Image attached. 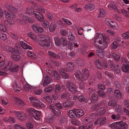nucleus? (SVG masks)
Segmentation results:
<instances>
[{"mask_svg": "<svg viewBox=\"0 0 129 129\" xmlns=\"http://www.w3.org/2000/svg\"><path fill=\"white\" fill-rule=\"evenodd\" d=\"M74 104V102L73 101H67L63 103V106L65 108H67L72 106Z\"/></svg>", "mask_w": 129, "mask_h": 129, "instance_id": "nucleus-9", "label": "nucleus"}, {"mask_svg": "<svg viewBox=\"0 0 129 129\" xmlns=\"http://www.w3.org/2000/svg\"><path fill=\"white\" fill-rule=\"evenodd\" d=\"M111 47L112 48L115 49L117 48L118 47V43L116 41H114L111 44Z\"/></svg>", "mask_w": 129, "mask_h": 129, "instance_id": "nucleus-44", "label": "nucleus"}, {"mask_svg": "<svg viewBox=\"0 0 129 129\" xmlns=\"http://www.w3.org/2000/svg\"><path fill=\"white\" fill-rule=\"evenodd\" d=\"M105 74L108 76V77L111 79H113V74H112L110 72L108 71H106L104 72Z\"/></svg>", "mask_w": 129, "mask_h": 129, "instance_id": "nucleus-46", "label": "nucleus"}, {"mask_svg": "<svg viewBox=\"0 0 129 129\" xmlns=\"http://www.w3.org/2000/svg\"><path fill=\"white\" fill-rule=\"evenodd\" d=\"M40 40L39 41V44L41 46L46 49H49L51 47V44L50 42L49 37L44 35L40 36Z\"/></svg>", "mask_w": 129, "mask_h": 129, "instance_id": "nucleus-1", "label": "nucleus"}, {"mask_svg": "<svg viewBox=\"0 0 129 129\" xmlns=\"http://www.w3.org/2000/svg\"><path fill=\"white\" fill-rule=\"evenodd\" d=\"M55 118L54 115H50L47 117L46 118L47 121L48 123H51L53 122Z\"/></svg>", "mask_w": 129, "mask_h": 129, "instance_id": "nucleus-22", "label": "nucleus"}, {"mask_svg": "<svg viewBox=\"0 0 129 129\" xmlns=\"http://www.w3.org/2000/svg\"><path fill=\"white\" fill-rule=\"evenodd\" d=\"M6 6L9 11L14 13L17 12V10L15 7L8 4L6 5Z\"/></svg>", "mask_w": 129, "mask_h": 129, "instance_id": "nucleus-20", "label": "nucleus"}, {"mask_svg": "<svg viewBox=\"0 0 129 129\" xmlns=\"http://www.w3.org/2000/svg\"><path fill=\"white\" fill-rule=\"evenodd\" d=\"M112 70H114L117 74H119L120 72V69L119 66L117 65H115L114 67L113 68Z\"/></svg>", "mask_w": 129, "mask_h": 129, "instance_id": "nucleus-32", "label": "nucleus"}, {"mask_svg": "<svg viewBox=\"0 0 129 129\" xmlns=\"http://www.w3.org/2000/svg\"><path fill=\"white\" fill-rule=\"evenodd\" d=\"M68 37L71 41H72L73 42L75 40V38L74 36L73 35L71 32H70Z\"/></svg>", "mask_w": 129, "mask_h": 129, "instance_id": "nucleus-50", "label": "nucleus"}, {"mask_svg": "<svg viewBox=\"0 0 129 129\" xmlns=\"http://www.w3.org/2000/svg\"><path fill=\"white\" fill-rule=\"evenodd\" d=\"M17 114L16 117L18 120L22 121L25 120L24 114L21 112H18L17 113Z\"/></svg>", "mask_w": 129, "mask_h": 129, "instance_id": "nucleus-12", "label": "nucleus"}, {"mask_svg": "<svg viewBox=\"0 0 129 129\" xmlns=\"http://www.w3.org/2000/svg\"><path fill=\"white\" fill-rule=\"evenodd\" d=\"M7 37L5 34H3L0 32V38L3 41H5L7 39Z\"/></svg>", "mask_w": 129, "mask_h": 129, "instance_id": "nucleus-51", "label": "nucleus"}, {"mask_svg": "<svg viewBox=\"0 0 129 129\" xmlns=\"http://www.w3.org/2000/svg\"><path fill=\"white\" fill-rule=\"evenodd\" d=\"M66 71H64L63 69H61L59 70V72L60 74L64 78L66 79H68L69 76L68 74L65 72Z\"/></svg>", "mask_w": 129, "mask_h": 129, "instance_id": "nucleus-13", "label": "nucleus"}, {"mask_svg": "<svg viewBox=\"0 0 129 129\" xmlns=\"http://www.w3.org/2000/svg\"><path fill=\"white\" fill-rule=\"evenodd\" d=\"M43 99H45L49 103H51L52 102L51 99H50L49 96H44L43 97Z\"/></svg>", "mask_w": 129, "mask_h": 129, "instance_id": "nucleus-59", "label": "nucleus"}, {"mask_svg": "<svg viewBox=\"0 0 129 129\" xmlns=\"http://www.w3.org/2000/svg\"><path fill=\"white\" fill-rule=\"evenodd\" d=\"M122 69L123 72L129 73V64H123L122 66Z\"/></svg>", "mask_w": 129, "mask_h": 129, "instance_id": "nucleus-14", "label": "nucleus"}, {"mask_svg": "<svg viewBox=\"0 0 129 129\" xmlns=\"http://www.w3.org/2000/svg\"><path fill=\"white\" fill-rule=\"evenodd\" d=\"M37 12L34 11L32 9H29L28 8H27L26 10L25 13L28 15L30 14H32L35 15H39L38 14H37Z\"/></svg>", "mask_w": 129, "mask_h": 129, "instance_id": "nucleus-16", "label": "nucleus"}, {"mask_svg": "<svg viewBox=\"0 0 129 129\" xmlns=\"http://www.w3.org/2000/svg\"><path fill=\"white\" fill-rule=\"evenodd\" d=\"M37 14H38L39 15H35L36 18L38 20L41 22L44 19V17L43 16H42V15H41L39 12H37Z\"/></svg>", "mask_w": 129, "mask_h": 129, "instance_id": "nucleus-34", "label": "nucleus"}, {"mask_svg": "<svg viewBox=\"0 0 129 129\" xmlns=\"http://www.w3.org/2000/svg\"><path fill=\"white\" fill-rule=\"evenodd\" d=\"M67 85L70 91L73 93H76L77 91L75 86L71 82H68Z\"/></svg>", "mask_w": 129, "mask_h": 129, "instance_id": "nucleus-7", "label": "nucleus"}, {"mask_svg": "<svg viewBox=\"0 0 129 129\" xmlns=\"http://www.w3.org/2000/svg\"><path fill=\"white\" fill-rule=\"evenodd\" d=\"M0 30L3 31H5L6 30L5 25L2 23L0 24Z\"/></svg>", "mask_w": 129, "mask_h": 129, "instance_id": "nucleus-55", "label": "nucleus"}, {"mask_svg": "<svg viewBox=\"0 0 129 129\" xmlns=\"http://www.w3.org/2000/svg\"><path fill=\"white\" fill-rule=\"evenodd\" d=\"M108 64L111 69H113V68L114 67V66L115 65L113 61L110 60H108Z\"/></svg>", "mask_w": 129, "mask_h": 129, "instance_id": "nucleus-53", "label": "nucleus"}, {"mask_svg": "<svg viewBox=\"0 0 129 129\" xmlns=\"http://www.w3.org/2000/svg\"><path fill=\"white\" fill-rule=\"evenodd\" d=\"M114 94L118 98L120 99L121 98V93L119 90H116L114 92Z\"/></svg>", "mask_w": 129, "mask_h": 129, "instance_id": "nucleus-41", "label": "nucleus"}, {"mask_svg": "<svg viewBox=\"0 0 129 129\" xmlns=\"http://www.w3.org/2000/svg\"><path fill=\"white\" fill-rule=\"evenodd\" d=\"M68 94V93L67 92H64L61 94V99H67Z\"/></svg>", "mask_w": 129, "mask_h": 129, "instance_id": "nucleus-45", "label": "nucleus"}, {"mask_svg": "<svg viewBox=\"0 0 129 129\" xmlns=\"http://www.w3.org/2000/svg\"><path fill=\"white\" fill-rule=\"evenodd\" d=\"M12 64H13V62L11 61H9L4 68V71H6L9 70L10 71L11 69Z\"/></svg>", "mask_w": 129, "mask_h": 129, "instance_id": "nucleus-18", "label": "nucleus"}, {"mask_svg": "<svg viewBox=\"0 0 129 129\" xmlns=\"http://www.w3.org/2000/svg\"><path fill=\"white\" fill-rule=\"evenodd\" d=\"M53 89L52 87L50 86L46 88L45 91L47 93H49Z\"/></svg>", "mask_w": 129, "mask_h": 129, "instance_id": "nucleus-62", "label": "nucleus"}, {"mask_svg": "<svg viewBox=\"0 0 129 129\" xmlns=\"http://www.w3.org/2000/svg\"><path fill=\"white\" fill-rule=\"evenodd\" d=\"M103 103V102H100L99 103H98L96 104H95L92 107V108L93 110H95L99 108L101 106V105Z\"/></svg>", "mask_w": 129, "mask_h": 129, "instance_id": "nucleus-35", "label": "nucleus"}, {"mask_svg": "<svg viewBox=\"0 0 129 129\" xmlns=\"http://www.w3.org/2000/svg\"><path fill=\"white\" fill-rule=\"evenodd\" d=\"M112 56L116 62L119 61L120 60V57L117 54H112Z\"/></svg>", "mask_w": 129, "mask_h": 129, "instance_id": "nucleus-38", "label": "nucleus"}, {"mask_svg": "<svg viewBox=\"0 0 129 129\" xmlns=\"http://www.w3.org/2000/svg\"><path fill=\"white\" fill-rule=\"evenodd\" d=\"M32 27L33 30L36 32L41 33L43 31V28L37 24L33 25Z\"/></svg>", "mask_w": 129, "mask_h": 129, "instance_id": "nucleus-8", "label": "nucleus"}, {"mask_svg": "<svg viewBox=\"0 0 129 129\" xmlns=\"http://www.w3.org/2000/svg\"><path fill=\"white\" fill-rule=\"evenodd\" d=\"M97 37L96 38H97L98 39H103V40H106V38L104 37V36L103 34H100L98 33L97 34Z\"/></svg>", "mask_w": 129, "mask_h": 129, "instance_id": "nucleus-48", "label": "nucleus"}, {"mask_svg": "<svg viewBox=\"0 0 129 129\" xmlns=\"http://www.w3.org/2000/svg\"><path fill=\"white\" fill-rule=\"evenodd\" d=\"M104 51L103 50H99L96 52V54L100 58H103L104 57Z\"/></svg>", "mask_w": 129, "mask_h": 129, "instance_id": "nucleus-31", "label": "nucleus"}, {"mask_svg": "<svg viewBox=\"0 0 129 129\" xmlns=\"http://www.w3.org/2000/svg\"><path fill=\"white\" fill-rule=\"evenodd\" d=\"M30 101L33 103H36L38 104L40 102V101L38 99L33 97H30L29 98Z\"/></svg>", "mask_w": 129, "mask_h": 129, "instance_id": "nucleus-42", "label": "nucleus"}, {"mask_svg": "<svg viewBox=\"0 0 129 129\" xmlns=\"http://www.w3.org/2000/svg\"><path fill=\"white\" fill-rule=\"evenodd\" d=\"M98 96L95 93H93L91 95V102L92 103H94L97 100Z\"/></svg>", "mask_w": 129, "mask_h": 129, "instance_id": "nucleus-23", "label": "nucleus"}, {"mask_svg": "<svg viewBox=\"0 0 129 129\" xmlns=\"http://www.w3.org/2000/svg\"><path fill=\"white\" fill-rule=\"evenodd\" d=\"M78 99L80 102L83 101L85 102H87V100L82 95H80L78 97Z\"/></svg>", "mask_w": 129, "mask_h": 129, "instance_id": "nucleus-52", "label": "nucleus"}, {"mask_svg": "<svg viewBox=\"0 0 129 129\" xmlns=\"http://www.w3.org/2000/svg\"><path fill=\"white\" fill-rule=\"evenodd\" d=\"M20 43L21 46L24 49H28L30 50L32 49L33 48L32 47L29 46L26 43H23L22 41H20Z\"/></svg>", "mask_w": 129, "mask_h": 129, "instance_id": "nucleus-21", "label": "nucleus"}, {"mask_svg": "<svg viewBox=\"0 0 129 129\" xmlns=\"http://www.w3.org/2000/svg\"><path fill=\"white\" fill-rule=\"evenodd\" d=\"M117 105V102H116L114 99H112L110 100L108 103L109 106L112 107H115Z\"/></svg>", "mask_w": 129, "mask_h": 129, "instance_id": "nucleus-28", "label": "nucleus"}, {"mask_svg": "<svg viewBox=\"0 0 129 129\" xmlns=\"http://www.w3.org/2000/svg\"><path fill=\"white\" fill-rule=\"evenodd\" d=\"M124 106L129 109V101L126 100H125L123 102Z\"/></svg>", "mask_w": 129, "mask_h": 129, "instance_id": "nucleus-64", "label": "nucleus"}, {"mask_svg": "<svg viewBox=\"0 0 129 129\" xmlns=\"http://www.w3.org/2000/svg\"><path fill=\"white\" fill-rule=\"evenodd\" d=\"M105 23L109 26L110 27H111L113 28L114 29H118V27H117L115 28V26H114V25L112 24H111V23H113V21H111L110 19L108 18L106 19L105 20Z\"/></svg>", "mask_w": 129, "mask_h": 129, "instance_id": "nucleus-10", "label": "nucleus"}, {"mask_svg": "<svg viewBox=\"0 0 129 129\" xmlns=\"http://www.w3.org/2000/svg\"><path fill=\"white\" fill-rule=\"evenodd\" d=\"M69 44H68V48L70 50H72L73 48V47L74 44V42H70V41H69Z\"/></svg>", "mask_w": 129, "mask_h": 129, "instance_id": "nucleus-58", "label": "nucleus"}, {"mask_svg": "<svg viewBox=\"0 0 129 129\" xmlns=\"http://www.w3.org/2000/svg\"><path fill=\"white\" fill-rule=\"evenodd\" d=\"M53 72L55 78L56 80H59L60 79V76L58 73L55 70H54Z\"/></svg>", "mask_w": 129, "mask_h": 129, "instance_id": "nucleus-37", "label": "nucleus"}, {"mask_svg": "<svg viewBox=\"0 0 129 129\" xmlns=\"http://www.w3.org/2000/svg\"><path fill=\"white\" fill-rule=\"evenodd\" d=\"M61 88L59 85L57 84L56 85L55 91L56 93L58 92L61 90Z\"/></svg>", "mask_w": 129, "mask_h": 129, "instance_id": "nucleus-49", "label": "nucleus"}, {"mask_svg": "<svg viewBox=\"0 0 129 129\" xmlns=\"http://www.w3.org/2000/svg\"><path fill=\"white\" fill-rule=\"evenodd\" d=\"M27 128L29 129H32L33 127V125L30 122H28L26 125Z\"/></svg>", "mask_w": 129, "mask_h": 129, "instance_id": "nucleus-63", "label": "nucleus"}, {"mask_svg": "<svg viewBox=\"0 0 129 129\" xmlns=\"http://www.w3.org/2000/svg\"><path fill=\"white\" fill-rule=\"evenodd\" d=\"M74 112L75 113H76L77 116L78 117H80L84 114V112L82 110L76 109L75 111Z\"/></svg>", "mask_w": 129, "mask_h": 129, "instance_id": "nucleus-19", "label": "nucleus"}, {"mask_svg": "<svg viewBox=\"0 0 129 129\" xmlns=\"http://www.w3.org/2000/svg\"><path fill=\"white\" fill-rule=\"evenodd\" d=\"M94 63L98 68L100 69H102V66L101 64L99 59H98L95 60L94 61Z\"/></svg>", "mask_w": 129, "mask_h": 129, "instance_id": "nucleus-29", "label": "nucleus"}, {"mask_svg": "<svg viewBox=\"0 0 129 129\" xmlns=\"http://www.w3.org/2000/svg\"><path fill=\"white\" fill-rule=\"evenodd\" d=\"M55 27L54 25L52 24H51L49 27V30L51 32H52L55 30Z\"/></svg>", "mask_w": 129, "mask_h": 129, "instance_id": "nucleus-57", "label": "nucleus"}, {"mask_svg": "<svg viewBox=\"0 0 129 129\" xmlns=\"http://www.w3.org/2000/svg\"><path fill=\"white\" fill-rule=\"evenodd\" d=\"M29 110L28 112L32 114V116L35 119L37 120H39L40 118V116L41 115L40 112V111L36 110L33 108H31Z\"/></svg>", "mask_w": 129, "mask_h": 129, "instance_id": "nucleus-4", "label": "nucleus"}, {"mask_svg": "<svg viewBox=\"0 0 129 129\" xmlns=\"http://www.w3.org/2000/svg\"><path fill=\"white\" fill-rule=\"evenodd\" d=\"M55 109L53 110L52 112L55 116H58L61 114V112L59 110L56 109Z\"/></svg>", "mask_w": 129, "mask_h": 129, "instance_id": "nucleus-43", "label": "nucleus"}, {"mask_svg": "<svg viewBox=\"0 0 129 129\" xmlns=\"http://www.w3.org/2000/svg\"><path fill=\"white\" fill-rule=\"evenodd\" d=\"M105 113V110L103 108H101L97 111V113L99 116L102 115Z\"/></svg>", "mask_w": 129, "mask_h": 129, "instance_id": "nucleus-40", "label": "nucleus"}, {"mask_svg": "<svg viewBox=\"0 0 129 129\" xmlns=\"http://www.w3.org/2000/svg\"><path fill=\"white\" fill-rule=\"evenodd\" d=\"M127 125L126 123L123 121L116 122L109 125V126L112 129H126Z\"/></svg>", "mask_w": 129, "mask_h": 129, "instance_id": "nucleus-3", "label": "nucleus"}, {"mask_svg": "<svg viewBox=\"0 0 129 129\" xmlns=\"http://www.w3.org/2000/svg\"><path fill=\"white\" fill-rule=\"evenodd\" d=\"M11 57L13 60L15 61H19L21 59V57L19 55L14 54L11 55Z\"/></svg>", "mask_w": 129, "mask_h": 129, "instance_id": "nucleus-25", "label": "nucleus"}, {"mask_svg": "<svg viewBox=\"0 0 129 129\" xmlns=\"http://www.w3.org/2000/svg\"><path fill=\"white\" fill-rule=\"evenodd\" d=\"M21 16L24 20H26L28 23H32L34 22V19L31 17L25 16L24 14H22Z\"/></svg>", "mask_w": 129, "mask_h": 129, "instance_id": "nucleus-11", "label": "nucleus"}, {"mask_svg": "<svg viewBox=\"0 0 129 129\" xmlns=\"http://www.w3.org/2000/svg\"><path fill=\"white\" fill-rule=\"evenodd\" d=\"M45 79L43 84V86H46L51 82V78L50 77L46 76L45 77Z\"/></svg>", "mask_w": 129, "mask_h": 129, "instance_id": "nucleus-26", "label": "nucleus"}, {"mask_svg": "<svg viewBox=\"0 0 129 129\" xmlns=\"http://www.w3.org/2000/svg\"><path fill=\"white\" fill-rule=\"evenodd\" d=\"M54 40L55 44L58 47H59L61 44L65 46L67 44V40H66L64 38H61L60 39H56Z\"/></svg>", "mask_w": 129, "mask_h": 129, "instance_id": "nucleus-5", "label": "nucleus"}, {"mask_svg": "<svg viewBox=\"0 0 129 129\" xmlns=\"http://www.w3.org/2000/svg\"><path fill=\"white\" fill-rule=\"evenodd\" d=\"M128 79V77L124 76L122 77V81L124 85H127L128 83L127 82V79Z\"/></svg>", "mask_w": 129, "mask_h": 129, "instance_id": "nucleus-39", "label": "nucleus"}, {"mask_svg": "<svg viewBox=\"0 0 129 129\" xmlns=\"http://www.w3.org/2000/svg\"><path fill=\"white\" fill-rule=\"evenodd\" d=\"M67 67L64 68L63 69L67 72H70L73 71L74 70V64L72 62H68L67 64Z\"/></svg>", "mask_w": 129, "mask_h": 129, "instance_id": "nucleus-6", "label": "nucleus"}, {"mask_svg": "<svg viewBox=\"0 0 129 129\" xmlns=\"http://www.w3.org/2000/svg\"><path fill=\"white\" fill-rule=\"evenodd\" d=\"M117 109L116 110L118 113H123V111L122 110V108L121 106L119 105H116Z\"/></svg>", "mask_w": 129, "mask_h": 129, "instance_id": "nucleus-54", "label": "nucleus"}, {"mask_svg": "<svg viewBox=\"0 0 129 129\" xmlns=\"http://www.w3.org/2000/svg\"><path fill=\"white\" fill-rule=\"evenodd\" d=\"M16 104L20 106H23L24 104L22 100L19 98H16L15 100Z\"/></svg>", "mask_w": 129, "mask_h": 129, "instance_id": "nucleus-24", "label": "nucleus"}, {"mask_svg": "<svg viewBox=\"0 0 129 129\" xmlns=\"http://www.w3.org/2000/svg\"><path fill=\"white\" fill-rule=\"evenodd\" d=\"M103 39H98L97 38H95L94 39V44L95 47H99V45L98 44V43L99 44H102V41Z\"/></svg>", "mask_w": 129, "mask_h": 129, "instance_id": "nucleus-17", "label": "nucleus"}, {"mask_svg": "<svg viewBox=\"0 0 129 129\" xmlns=\"http://www.w3.org/2000/svg\"><path fill=\"white\" fill-rule=\"evenodd\" d=\"M84 8L87 10H92L94 8L93 5L92 4H88L85 5Z\"/></svg>", "mask_w": 129, "mask_h": 129, "instance_id": "nucleus-30", "label": "nucleus"}, {"mask_svg": "<svg viewBox=\"0 0 129 129\" xmlns=\"http://www.w3.org/2000/svg\"><path fill=\"white\" fill-rule=\"evenodd\" d=\"M105 39L106 40H103L102 41L103 44L101 46V49H102V50H104V49L107 48L108 46L107 42L106 41V38Z\"/></svg>", "mask_w": 129, "mask_h": 129, "instance_id": "nucleus-36", "label": "nucleus"}, {"mask_svg": "<svg viewBox=\"0 0 129 129\" xmlns=\"http://www.w3.org/2000/svg\"><path fill=\"white\" fill-rule=\"evenodd\" d=\"M24 89L26 91H29L30 89V86L28 84H27L24 86Z\"/></svg>", "mask_w": 129, "mask_h": 129, "instance_id": "nucleus-56", "label": "nucleus"}, {"mask_svg": "<svg viewBox=\"0 0 129 129\" xmlns=\"http://www.w3.org/2000/svg\"><path fill=\"white\" fill-rule=\"evenodd\" d=\"M97 93L99 96L102 98L105 97L106 96L105 92L102 90H98L97 91Z\"/></svg>", "mask_w": 129, "mask_h": 129, "instance_id": "nucleus-27", "label": "nucleus"}, {"mask_svg": "<svg viewBox=\"0 0 129 129\" xmlns=\"http://www.w3.org/2000/svg\"><path fill=\"white\" fill-rule=\"evenodd\" d=\"M77 29L78 31V34L80 35H82L83 32V29L80 27L77 28Z\"/></svg>", "mask_w": 129, "mask_h": 129, "instance_id": "nucleus-61", "label": "nucleus"}, {"mask_svg": "<svg viewBox=\"0 0 129 129\" xmlns=\"http://www.w3.org/2000/svg\"><path fill=\"white\" fill-rule=\"evenodd\" d=\"M75 111V109L73 110H69L68 115L70 117L72 118H75L77 117V115H76V113H75L74 112Z\"/></svg>", "mask_w": 129, "mask_h": 129, "instance_id": "nucleus-15", "label": "nucleus"}, {"mask_svg": "<svg viewBox=\"0 0 129 129\" xmlns=\"http://www.w3.org/2000/svg\"><path fill=\"white\" fill-rule=\"evenodd\" d=\"M89 75V72L88 70H84L82 72L80 70H78L75 73L76 78L83 81L88 80Z\"/></svg>", "mask_w": 129, "mask_h": 129, "instance_id": "nucleus-2", "label": "nucleus"}, {"mask_svg": "<svg viewBox=\"0 0 129 129\" xmlns=\"http://www.w3.org/2000/svg\"><path fill=\"white\" fill-rule=\"evenodd\" d=\"M11 52L13 53L20 54L21 52L18 50L12 48Z\"/></svg>", "mask_w": 129, "mask_h": 129, "instance_id": "nucleus-60", "label": "nucleus"}, {"mask_svg": "<svg viewBox=\"0 0 129 129\" xmlns=\"http://www.w3.org/2000/svg\"><path fill=\"white\" fill-rule=\"evenodd\" d=\"M6 15L5 16V17L6 18H13L15 17V15L12 14L11 13L7 12L6 13Z\"/></svg>", "mask_w": 129, "mask_h": 129, "instance_id": "nucleus-47", "label": "nucleus"}, {"mask_svg": "<svg viewBox=\"0 0 129 129\" xmlns=\"http://www.w3.org/2000/svg\"><path fill=\"white\" fill-rule=\"evenodd\" d=\"M11 69L10 71L12 72H16L18 70V67L16 65V64L13 65V64L12 65Z\"/></svg>", "mask_w": 129, "mask_h": 129, "instance_id": "nucleus-33", "label": "nucleus"}]
</instances>
